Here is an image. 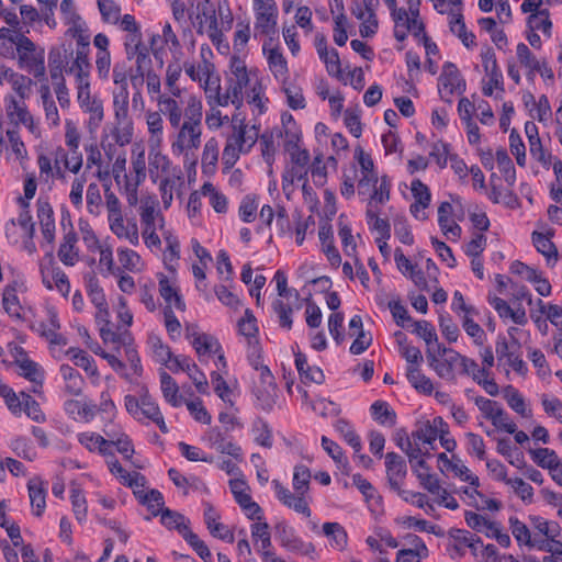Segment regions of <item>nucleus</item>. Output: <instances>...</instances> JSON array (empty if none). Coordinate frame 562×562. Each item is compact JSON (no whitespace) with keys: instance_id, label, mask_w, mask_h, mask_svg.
<instances>
[{"instance_id":"nucleus-1","label":"nucleus","mask_w":562,"mask_h":562,"mask_svg":"<svg viewBox=\"0 0 562 562\" xmlns=\"http://www.w3.org/2000/svg\"><path fill=\"white\" fill-rule=\"evenodd\" d=\"M14 43L16 46L20 67L26 69L36 78L44 77V48L36 47V45L23 34H19Z\"/></svg>"},{"instance_id":"nucleus-2","label":"nucleus","mask_w":562,"mask_h":562,"mask_svg":"<svg viewBox=\"0 0 562 562\" xmlns=\"http://www.w3.org/2000/svg\"><path fill=\"white\" fill-rule=\"evenodd\" d=\"M426 356L429 367L434 369L439 378L453 383L457 381L454 368L459 366L460 352L437 344V352L427 348Z\"/></svg>"},{"instance_id":"nucleus-3","label":"nucleus","mask_w":562,"mask_h":562,"mask_svg":"<svg viewBox=\"0 0 562 562\" xmlns=\"http://www.w3.org/2000/svg\"><path fill=\"white\" fill-rule=\"evenodd\" d=\"M184 123L179 132V138L182 139L189 136L187 147L198 148L201 144V120H202V103L195 97H190L187 108L184 110Z\"/></svg>"},{"instance_id":"nucleus-4","label":"nucleus","mask_w":562,"mask_h":562,"mask_svg":"<svg viewBox=\"0 0 562 562\" xmlns=\"http://www.w3.org/2000/svg\"><path fill=\"white\" fill-rule=\"evenodd\" d=\"M256 370L260 371V382L254 387L256 405L263 412L270 413L277 403L278 386L273 374L267 366H256Z\"/></svg>"},{"instance_id":"nucleus-5","label":"nucleus","mask_w":562,"mask_h":562,"mask_svg":"<svg viewBox=\"0 0 562 562\" xmlns=\"http://www.w3.org/2000/svg\"><path fill=\"white\" fill-rule=\"evenodd\" d=\"M276 539L280 546L288 551L312 557L315 553V547L312 542L303 541L295 532L294 528L289 526L285 521H279L274 526Z\"/></svg>"},{"instance_id":"nucleus-6","label":"nucleus","mask_w":562,"mask_h":562,"mask_svg":"<svg viewBox=\"0 0 562 562\" xmlns=\"http://www.w3.org/2000/svg\"><path fill=\"white\" fill-rule=\"evenodd\" d=\"M255 31L263 35L276 33L278 7L274 0H254Z\"/></svg>"},{"instance_id":"nucleus-7","label":"nucleus","mask_w":562,"mask_h":562,"mask_svg":"<svg viewBox=\"0 0 562 562\" xmlns=\"http://www.w3.org/2000/svg\"><path fill=\"white\" fill-rule=\"evenodd\" d=\"M438 89L446 95L451 97L454 92L463 93L465 91V80L462 78L456 64L446 61L442 66L441 75L438 79Z\"/></svg>"},{"instance_id":"nucleus-8","label":"nucleus","mask_w":562,"mask_h":562,"mask_svg":"<svg viewBox=\"0 0 562 562\" xmlns=\"http://www.w3.org/2000/svg\"><path fill=\"white\" fill-rule=\"evenodd\" d=\"M77 98L80 106L90 113L89 126L98 127L103 120V104L101 100L91 98L88 80L79 82Z\"/></svg>"},{"instance_id":"nucleus-9","label":"nucleus","mask_w":562,"mask_h":562,"mask_svg":"<svg viewBox=\"0 0 562 562\" xmlns=\"http://www.w3.org/2000/svg\"><path fill=\"white\" fill-rule=\"evenodd\" d=\"M386 476L390 487L401 493V483L407 474L406 461L395 452L385 454Z\"/></svg>"},{"instance_id":"nucleus-10","label":"nucleus","mask_w":562,"mask_h":562,"mask_svg":"<svg viewBox=\"0 0 562 562\" xmlns=\"http://www.w3.org/2000/svg\"><path fill=\"white\" fill-rule=\"evenodd\" d=\"M153 516H160L161 525L169 530H177L183 539L192 532L189 518L179 512L166 507L153 510Z\"/></svg>"},{"instance_id":"nucleus-11","label":"nucleus","mask_w":562,"mask_h":562,"mask_svg":"<svg viewBox=\"0 0 562 562\" xmlns=\"http://www.w3.org/2000/svg\"><path fill=\"white\" fill-rule=\"evenodd\" d=\"M412 465L413 472L416 474L422 486L427 490L431 494L440 495V497L446 501L448 496V492L446 488H442L439 484V480L429 473V467L426 461L420 458L415 461Z\"/></svg>"},{"instance_id":"nucleus-12","label":"nucleus","mask_w":562,"mask_h":562,"mask_svg":"<svg viewBox=\"0 0 562 562\" xmlns=\"http://www.w3.org/2000/svg\"><path fill=\"white\" fill-rule=\"evenodd\" d=\"M204 522L210 533L213 537L225 540L229 543L234 542V533L225 525L218 522L220 514L216 509L206 502L204 503Z\"/></svg>"},{"instance_id":"nucleus-13","label":"nucleus","mask_w":562,"mask_h":562,"mask_svg":"<svg viewBox=\"0 0 562 562\" xmlns=\"http://www.w3.org/2000/svg\"><path fill=\"white\" fill-rule=\"evenodd\" d=\"M448 537L450 542L448 543V551H453L454 554L459 558L465 554V549L468 546H471V541H480V537L476 535L465 530L458 528H450L448 530Z\"/></svg>"},{"instance_id":"nucleus-14","label":"nucleus","mask_w":562,"mask_h":562,"mask_svg":"<svg viewBox=\"0 0 562 562\" xmlns=\"http://www.w3.org/2000/svg\"><path fill=\"white\" fill-rule=\"evenodd\" d=\"M553 234V231H549L547 234L535 231L531 235L535 247L546 257L548 266L551 267H553L559 259L558 249L550 239Z\"/></svg>"},{"instance_id":"nucleus-15","label":"nucleus","mask_w":562,"mask_h":562,"mask_svg":"<svg viewBox=\"0 0 562 562\" xmlns=\"http://www.w3.org/2000/svg\"><path fill=\"white\" fill-rule=\"evenodd\" d=\"M482 64L486 75L491 79V83L495 86V89L504 91L503 74L497 65V59L494 49L487 46L481 53Z\"/></svg>"},{"instance_id":"nucleus-16","label":"nucleus","mask_w":562,"mask_h":562,"mask_svg":"<svg viewBox=\"0 0 562 562\" xmlns=\"http://www.w3.org/2000/svg\"><path fill=\"white\" fill-rule=\"evenodd\" d=\"M232 137L235 140L234 145L240 146L241 149L248 153L257 142L259 131L255 125L250 127L247 126L241 120L239 125H234V133Z\"/></svg>"},{"instance_id":"nucleus-17","label":"nucleus","mask_w":562,"mask_h":562,"mask_svg":"<svg viewBox=\"0 0 562 562\" xmlns=\"http://www.w3.org/2000/svg\"><path fill=\"white\" fill-rule=\"evenodd\" d=\"M77 240L78 237L74 229H69V232L64 235L63 243L58 249V258L65 266L72 267L78 261Z\"/></svg>"},{"instance_id":"nucleus-18","label":"nucleus","mask_w":562,"mask_h":562,"mask_svg":"<svg viewBox=\"0 0 562 562\" xmlns=\"http://www.w3.org/2000/svg\"><path fill=\"white\" fill-rule=\"evenodd\" d=\"M318 237L324 246L323 250H324L328 261L330 262V265L336 268L339 267V265L341 263V257H340L339 251L337 250V248L334 245V236H333L331 225L329 223L326 222L321 225L319 232H318Z\"/></svg>"},{"instance_id":"nucleus-19","label":"nucleus","mask_w":562,"mask_h":562,"mask_svg":"<svg viewBox=\"0 0 562 562\" xmlns=\"http://www.w3.org/2000/svg\"><path fill=\"white\" fill-rule=\"evenodd\" d=\"M27 488L33 514L40 517L46 507V490L44 483L41 479L34 477L29 481Z\"/></svg>"},{"instance_id":"nucleus-20","label":"nucleus","mask_w":562,"mask_h":562,"mask_svg":"<svg viewBox=\"0 0 562 562\" xmlns=\"http://www.w3.org/2000/svg\"><path fill=\"white\" fill-rule=\"evenodd\" d=\"M7 114L8 117L15 123L16 127L22 123L27 126L30 131H33L34 122L32 115L29 113L25 104L23 102L19 103L14 97L7 99Z\"/></svg>"},{"instance_id":"nucleus-21","label":"nucleus","mask_w":562,"mask_h":562,"mask_svg":"<svg viewBox=\"0 0 562 562\" xmlns=\"http://www.w3.org/2000/svg\"><path fill=\"white\" fill-rule=\"evenodd\" d=\"M187 336L193 337L192 346L200 358L206 355L217 353L221 350L218 340L212 335L205 333H188Z\"/></svg>"},{"instance_id":"nucleus-22","label":"nucleus","mask_w":562,"mask_h":562,"mask_svg":"<svg viewBox=\"0 0 562 562\" xmlns=\"http://www.w3.org/2000/svg\"><path fill=\"white\" fill-rule=\"evenodd\" d=\"M437 458L441 471H443V469L451 470L462 481L468 482L472 486L477 487L480 485L479 477L470 473L469 469L464 464L453 463L443 452L439 453Z\"/></svg>"},{"instance_id":"nucleus-23","label":"nucleus","mask_w":562,"mask_h":562,"mask_svg":"<svg viewBox=\"0 0 562 562\" xmlns=\"http://www.w3.org/2000/svg\"><path fill=\"white\" fill-rule=\"evenodd\" d=\"M115 116V126L112 131V136L116 144L120 146L127 145L132 142L133 138V122L128 114L114 115Z\"/></svg>"},{"instance_id":"nucleus-24","label":"nucleus","mask_w":562,"mask_h":562,"mask_svg":"<svg viewBox=\"0 0 562 562\" xmlns=\"http://www.w3.org/2000/svg\"><path fill=\"white\" fill-rule=\"evenodd\" d=\"M160 387L165 400L171 406L179 407L182 405L183 397L179 394L178 384L166 371H160Z\"/></svg>"},{"instance_id":"nucleus-25","label":"nucleus","mask_w":562,"mask_h":562,"mask_svg":"<svg viewBox=\"0 0 562 562\" xmlns=\"http://www.w3.org/2000/svg\"><path fill=\"white\" fill-rule=\"evenodd\" d=\"M19 355L23 356L22 359H16L15 362L20 368L19 375L29 381H38L40 376L44 375V370L35 361L26 357V352L22 347L16 348Z\"/></svg>"},{"instance_id":"nucleus-26","label":"nucleus","mask_w":562,"mask_h":562,"mask_svg":"<svg viewBox=\"0 0 562 562\" xmlns=\"http://www.w3.org/2000/svg\"><path fill=\"white\" fill-rule=\"evenodd\" d=\"M59 371L66 382L65 391L70 395H80L85 383L82 375L69 364H61Z\"/></svg>"},{"instance_id":"nucleus-27","label":"nucleus","mask_w":562,"mask_h":562,"mask_svg":"<svg viewBox=\"0 0 562 562\" xmlns=\"http://www.w3.org/2000/svg\"><path fill=\"white\" fill-rule=\"evenodd\" d=\"M323 532L329 538L331 548L341 551L347 547V531L339 522H325L323 525Z\"/></svg>"},{"instance_id":"nucleus-28","label":"nucleus","mask_w":562,"mask_h":562,"mask_svg":"<svg viewBox=\"0 0 562 562\" xmlns=\"http://www.w3.org/2000/svg\"><path fill=\"white\" fill-rule=\"evenodd\" d=\"M16 285L18 282L14 281L4 288L2 304L5 313L10 317L21 321L22 316L20 311L22 307L16 295Z\"/></svg>"},{"instance_id":"nucleus-29","label":"nucleus","mask_w":562,"mask_h":562,"mask_svg":"<svg viewBox=\"0 0 562 562\" xmlns=\"http://www.w3.org/2000/svg\"><path fill=\"white\" fill-rule=\"evenodd\" d=\"M334 428L353 449L355 453H359L362 450L361 439L348 420L344 418L337 419L334 424Z\"/></svg>"},{"instance_id":"nucleus-30","label":"nucleus","mask_w":562,"mask_h":562,"mask_svg":"<svg viewBox=\"0 0 562 562\" xmlns=\"http://www.w3.org/2000/svg\"><path fill=\"white\" fill-rule=\"evenodd\" d=\"M323 449L327 452V454L334 460L337 468L340 469L344 473H349V461L345 456L341 447L335 442L334 440L323 436L321 439Z\"/></svg>"},{"instance_id":"nucleus-31","label":"nucleus","mask_w":562,"mask_h":562,"mask_svg":"<svg viewBox=\"0 0 562 562\" xmlns=\"http://www.w3.org/2000/svg\"><path fill=\"white\" fill-rule=\"evenodd\" d=\"M406 378L414 389L418 392L430 395L434 391L431 380L426 376L419 367L407 366Z\"/></svg>"},{"instance_id":"nucleus-32","label":"nucleus","mask_w":562,"mask_h":562,"mask_svg":"<svg viewBox=\"0 0 562 562\" xmlns=\"http://www.w3.org/2000/svg\"><path fill=\"white\" fill-rule=\"evenodd\" d=\"M159 293L166 301L167 306H171V303L173 302V305L177 310H186V303L182 296L179 294L177 289L171 286L168 278L165 274H160L159 277Z\"/></svg>"},{"instance_id":"nucleus-33","label":"nucleus","mask_w":562,"mask_h":562,"mask_svg":"<svg viewBox=\"0 0 562 562\" xmlns=\"http://www.w3.org/2000/svg\"><path fill=\"white\" fill-rule=\"evenodd\" d=\"M372 418L383 426L396 424V413L384 401H375L370 407Z\"/></svg>"},{"instance_id":"nucleus-34","label":"nucleus","mask_w":562,"mask_h":562,"mask_svg":"<svg viewBox=\"0 0 562 562\" xmlns=\"http://www.w3.org/2000/svg\"><path fill=\"white\" fill-rule=\"evenodd\" d=\"M74 57V50L70 47H53L48 54L49 69H65L69 74V61Z\"/></svg>"},{"instance_id":"nucleus-35","label":"nucleus","mask_w":562,"mask_h":562,"mask_svg":"<svg viewBox=\"0 0 562 562\" xmlns=\"http://www.w3.org/2000/svg\"><path fill=\"white\" fill-rule=\"evenodd\" d=\"M218 160V144L217 140L212 137L205 145L202 153V171L204 175H213L216 169Z\"/></svg>"},{"instance_id":"nucleus-36","label":"nucleus","mask_w":562,"mask_h":562,"mask_svg":"<svg viewBox=\"0 0 562 562\" xmlns=\"http://www.w3.org/2000/svg\"><path fill=\"white\" fill-rule=\"evenodd\" d=\"M89 50L90 49H82V47H78L76 52V58L69 66V74L76 72L79 82H85L88 80V71L90 68V63L88 59Z\"/></svg>"},{"instance_id":"nucleus-37","label":"nucleus","mask_w":562,"mask_h":562,"mask_svg":"<svg viewBox=\"0 0 562 562\" xmlns=\"http://www.w3.org/2000/svg\"><path fill=\"white\" fill-rule=\"evenodd\" d=\"M496 161L498 165V169L503 175L505 181L509 187H513L516 181V169L513 164L512 158L508 156L505 148H499L496 150Z\"/></svg>"},{"instance_id":"nucleus-38","label":"nucleus","mask_w":562,"mask_h":562,"mask_svg":"<svg viewBox=\"0 0 562 562\" xmlns=\"http://www.w3.org/2000/svg\"><path fill=\"white\" fill-rule=\"evenodd\" d=\"M347 216L340 214L338 217V235L341 239L344 251L347 256H355L357 245L351 234V227L346 222Z\"/></svg>"},{"instance_id":"nucleus-39","label":"nucleus","mask_w":562,"mask_h":562,"mask_svg":"<svg viewBox=\"0 0 562 562\" xmlns=\"http://www.w3.org/2000/svg\"><path fill=\"white\" fill-rule=\"evenodd\" d=\"M394 440L396 442V446L406 453V456L409 459V463L413 464L415 461H417L419 458V454L422 453L420 448L416 445L413 446L411 438L408 437L405 429L401 428L397 429L394 436Z\"/></svg>"},{"instance_id":"nucleus-40","label":"nucleus","mask_w":562,"mask_h":562,"mask_svg":"<svg viewBox=\"0 0 562 562\" xmlns=\"http://www.w3.org/2000/svg\"><path fill=\"white\" fill-rule=\"evenodd\" d=\"M157 148L158 147H155V145H150L149 173L153 182H157L159 169L162 172H168L170 166V160L168 157L158 151Z\"/></svg>"},{"instance_id":"nucleus-41","label":"nucleus","mask_w":562,"mask_h":562,"mask_svg":"<svg viewBox=\"0 0 562 562\" xmlns=\"http://www.w3.org/2000/svg\"><path fill=\"white\" fill-rule=\"evenodd\" d=\"M308 168L299 166H286L282 173V190L288 199L290 193L286 192V187H293L295 180L307 181Z\"/></svg>"},{"instance_id":"nucleus-42","label":"nucleus","mask_w":562,"mask_h":562,"mask_svg":"<svg viewBox=\"0 0 562 562\" xmlns=\"http://www.w3.org/2000/svg\"><path fill=\"white\" fill-rule=\"evenodd\" d=\"M86 282V289L91 303L95 305H102L106 302V297L103 289L99 284V280L93 272H89L83 277Z\"/></svg>"},{"instance_id":"nucleus-43","label":"nucleus","mask_w":562,"mask_h":562,"mask_svg":"<svg viewBox=\"0 0 562 562\" xmlns=\"http://www.w3.org/2000/svg\"><path fill=\"white\" fill-rule=\"evenodd\" d=\"M201 192L203 195L210 196V204L216 213L227 212V198L223 193L218 192L211 182H205L201 188Z\"/></svg>"},{"instance_id":"nucleus-44","label":"nucleus","mask_w":562,"mask_h":562,"mask_svg":"<svg viewBox=\"0 0 562 562\" xmlns=\"http://www.w3.org/2000/svg\"><path fill=\"white\" fill-rule=\"evenodd\" d=\"M474 402L486 419H490L493 425L498 424L495 423V418L501 417L504 414L503 407L496 401H492L483 396H477L475 397Z\"/></svg>"},{"instance_id":"nucleus-45","label":"nucleus","mask_w":562,"mask_h":562,"mask_svg":"<svg viewBox=\"0 0 562 562\" xmlns=\"http://www.w3.org/2000/svg\"><path fill=\"white\" fill-rule=\"evenodd\" d=\"M20 395L22 398V412L36 423L45 422L46 417L40 404L27 392L21 391Z\"/></svg>"},{"instance_id":"nucleus-46","label":"nucleus","mask_w":562,"mask_h":562,"mask_svg":"<svg viewBox=\"0 0 562 562\" xmlns=\"http://www.w3.org/2000/svg\"><path fill=\"white\" fill-rule=\"evenodd\" d=\"M505 392L507 404L514 412L522 417H529L531 415V411L526 407L525 398L515 387L508 385Z\"/></svg>"},{"instance_id":"nucleus-47","label":"nucleus","mask_w":562,"mask_h":562,"mask_svg":"<svg viewBox=\"0 0 562 562\" xmlns=\"http://www.w3.org/2000/svg\"><path fill=\"white\" fill-rule=\"evenodd\" d=\"M140 414L151 422L161 414L158 404L149 394L146 386H142L140 389Z\"/></svg>"},{"instance_id":"nucleus-48","label":"nucleus","mask_w":562,"mask_h":562,"mask_svg":"<svg viewBox=\"0 0 562 562\" xmlns=\"http://www.w3.org/2000/svg\"><path fill=\"white\" fill-rule=\"evenodd\" d=\"M402 524L409 528L413 527L417 531H426V532L432 533L437 537L445 536V531L440 526L431 525L429 521L422 519V518H416L413 516H405L402 518Z\"/></svg>"},{"instance_id":"nucleus-49","label":"nucleus","mask_w":562,"mask_h":562,"mask_svg":"<svg viewBox=\"0 0 562 562\" xmlns=\"http://www.w3.org/2000/svg\"><path fill=\"white\" fill-rule=\"evenodd\" d=\"M147 125L150 133L149 144L159 147L162 136V119L158 112H149L147 114Z\"/></svg>"},{"instance_id":"nucleus-50","label":"nucleus","mask_w":562,"mask_h":562,"mask_svg":"<svg viewBox=\"0 0 562 562\" xmlns=\"http://www.w3.org/2000/svg\"><path fill=\"white\" fill-rule=\"evenodd\" d=\"M311 471L306 465L300 464L294 468L293 488L297 494H306L310 488Z\"/></svg>"},{"instance_id":"nucleus-51","label":"nucleus","mask_w":562,"mask_h":562,"mask_svg":"<svg viewBox=\"0 0 562 562\" xmlns=\"http://www.w3.org/2000/svg\"><path fill=\"white\" fill-rule=\"evenodd\" d=\"M272 308L278 316V322L280 327L290 330L292 328L293 319L292 313L293 308L290 304L284 303L282 300L277 299L272 303Z\"/></svg>"},{"instance_id":"nucleus-52","label":"nucleus","mask_w":562,"mask_h":562,"mask_svg":"<svg viewBox=\"0 0 562 562\" xmlns=\"http://www.w3.org/2000/svg\"><path fill=\"white\" fill-rule=\"evenodd\" d=\"M508 521H509V527H510L512 533H513L514 538L516 539V541L518 542V544L519 546H521V544L531 546L532 544L531 535H530V530L526 526V524H524L517 517H514V516L509 517Z\"/></svg>"},{"instance_id":"nucleus-53","label":"nucleus","mask_w":562,"mask_h":562,"mask_svg":"<svg viewBox=\"0 0 562 562\" xmlns=\"http://www.w3.org/2000/svg\"><path fill=\"white\" fill-rule=\"evenodd\" d=\"M70 493V499L75 517L79 522H82L86 520L88 512L86 496L82 490H80L79 487H72Z\"/></svg>"},{"instance_id":"nucleus-54","label":"nucleus","mask_w":562,"mask_h":562,"mask_svg":"<svg viewBox=\"0 0 562 562\" xmlns=\"http://www.w3.org/2000/svg\"><path fill=\"white\" fill-rule=\"evenodd\" d=\"M268 64L276 78L283 77L289 71L286 59L278 48L270 49Z\"/></svg>"},{"instance_id":"nucleus-55","label":"nucleus","mask_w":562,"mask_h":562,"mask_svg":"<svg viewBox=\"0 0 562 562\" xmlns=\"http://www.w3.org/2000/svg\"><path fill=\"white\" fill-rule=\"evenodd\" d=\"M509 148L512 154L515 156L517 165L520 167L526 166V146L517 132L513 128L509 134Z\"/></svg>"},{"instance_id":"nucleus-56","label":"nucleus","mask_w":562,"mask_h":562,"mask_svg":"<svg viewBox=\"0 0 562 562\" xmlns=\"http://www.w3.org/2000/svg\"><path fill=\"white\" fill-rule=\"evenodd\" d=\"M108 437L111 438L112 446L116 447V450L126 459L130 460L134 453V447L131 438L124 434L121 432L119 435L116 434H110L105 432Z\"/></svg>"},{"instance_id":"nucleus-57","label":"nucleus","mask_w":562,"mask_h":562,"mask_svg":"<svg viewBox=\"0 0 562 562\" xmlns=\"http://www.w3.org/2000/svg\"><path fill=\"white\" fill-rule=\"evenodd\" d=\"M67 34L77 41L78 47L90 49V35L82 20L78 21V23L70 24Z\"/></svg>"},{"instance_id":"nucleus-58","label":"nucleus","mask_w":562,"mask_h":562,"mask_svg":"<svg viewBox=\"0 0 562 562\" xmlns=\"http://www.w3.org/2000/svg\"><path fill=\"white\" fill-rule=\"evenodd\" d=\"M258 201L255 195L247 194L243 198L239 205V217L245 223H251L256 218Z\"/></svg>"},{"instance_id":"nucleus-59","label":"nucleus","mask_w":562,"mask_h":562,"mask_svg":"<svg viewBox=\"0 0 562 562\" xmlns=\"http://www.w3.org/2000/svg\"><path fill=\"white\" fill-rule=\"evenodd\" d=\"M413 325L415 327L413 331L425 340L428 348H431L434 342L439 344L437 333L428 321H415Z\"/></svg>"},{"instance_id":"nucleus-60","label":"nucleus","mask_w":562,"mask_h":562,"mask_svg":"<svg viewBox=\"0 0 562 562\" xmlns=\"http://www.w3.org/2000/svg\"><path fill=\"white\" fill-rule=\"evenodd\" d=\"M149 344L153 349L154 355L157 358V361L160 363L168 366V363L172 359V351L169 346L165 345L160 337L150 336Z\"/></svg>"},{"instance_id":"nucleus-61","label":"nucleus","mask_w":562,"mask_h":562,"mask_svg":"<svg viewBox=\"0 0 562 562\" xmlns=\"http://www.w3.org/2000/svg\"><path fill=\"white\" fill-rule=\"evenodd\" d=\"M411 191L415 202L419 203L423 209L429 206L431 201V193L429 188L424 182H422V180H413L411 184Z\"/></svg>"},{"instance_id":"nucleus-62","label":"nucleus","mask_w":562,"mask_h":562,"mask_svg":"<svg viewBox=\"0 0 562 562\" xmlns=\"http://www.w3.org/2000/svg\"><path fill=\"white\" fill-rule=\"evenodd\" d=\"M467 451L469 454H474L479 460L486 459L485 443L483 438L474 432H467Z\"/></svg>"},{"instance_id":"nucleus-63","label":"nucleus","mask_w":562,"mask_h":562,"mask_svg":"<svg viewBox=\"0 0 562 562\" xmlns=\"http://www.w3.org/2000/svg\"><path fill=\"white\" fill-rule=\"evenodd\" d=\"M102 198L99 186L97 183H90L87 189V210L92 215H99L101 213Z\"/></svg>"},{"instance_id":"nucleus-64","label":"nucleus","mask_w":562,"mask_h":562,"mask_svg":"<svg viewBox=\"0 0 562 562\" xmlns=\"http://www.w3.org/2000/svg\"><path fill=\"white\" fill-rule=\"evenodd\" d=\"M160 104L164 106L162 112L168 115L169 122L172 127H178L182 117L181 109L177 101L172 98H165L160 100Z\"/></svg>"}]
</instances>
